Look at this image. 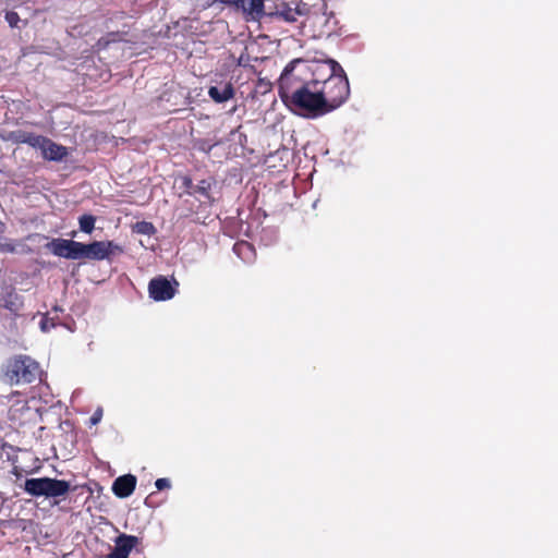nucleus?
Returning <instances> with one entry per match:
<instances>
[{"instance_id":"obj_1","label":"nucleus","mask_w":558,"mask_h":558,"mask_svg":"<svg viewBox=\"0 0 558 558\" xmlns=\"http://www.w3.org/2000/svg\"><path fill=\"white\" fill-rule=\"evenodd\" d=\"M313 80L327 112L339 108L349 97V81L342 66L335 60L317 62L312 69Z\"/></svg>"},{"instance_id":"obj_2","label":"nucleus","mask_w":558,"mask_h":558,"mask_svg":"<svg viewBox=\"0 0 558 558\" xmlns=\"http://www.w3.org/2000/svg\"><path fill=\"white\" fill-rule=\"evenodd\" d=\"M288 108L299 116L311 119L328 113L320 98L317 82L314 80L306 81V85L295 94Z\"/></svg>"},{"instance_id":"obj_3","label":"nucleus","mask_w":558,"mask_h":558,"mask_svg":"<svg viewBox=\"0 0 558 558\" xmlns=\"http://www.w3.org/2000/svg\"><path fill=\"white\" fill-rule=\"evenodd\" d=\"M40 374L39 364L27 355H16L2 366V381L9 385L29 384Z\"/></svg>"},{"instance_id":"obj_4","label":"nucleus","mask_w":558,"mask_h":558,"mask_svg":"<svg viewBox=\"0 0 558 558\" xmlns=\"http://www.w3.org/2000/svg\"><path fill=\"white\" fill-rule=\"evenodd\" d=\"M23 487L33 497L57 498L68 494L70 483L63 480L38 477L27 478Z\"/></svg>"},{"instance_id":"obj_5","label":"nucleus","mask_w":558,"mask_h":558,"mask_svg":"<svg viewBox=\"0 0 558 558\" xmlns=\"http://www.w3.org/2000/svg\"><path fill=\"white\" fill-rule=\"evenodd\" d=\"M298 62L299 61L290 62L284 68L278 81L279 96L287 107H289V105L292 102L295 94H299V92L302 89V86L306 85V82L293 72L294 64Z\"/></svg>"},{"instance_id":"obj_6","label":"nucleus","mask_w":558,"mask_h":558,"mask_svg":"<svg viewBox=\"0 0 558 558\" xmlns=\"http://www.w3.org/2000/svg\"><path fill=\"white\" fill-rule=\"evenodd\" d=\"M215 2L232 7L241 12L246 21L258 22L265 15V0H207L206 5L209 7Z\"/></svg>"},{"instance_id":"obj_7","label":"nucleus","mask_w":558,"mask_h":558,"mask_svg":"<svg viewBox=\"0 0 558 558\" xmlns=\"http://www.w3.org/2000/svg\"><path fill=\"white\" fill-rule=\"evenodd\" d=\"M80 259L104 260L111 255L122 253V247L112 241H95L88 244L80 242Z\"/></svg>"},{"instance_id":"obj_8","label":"nucleus","mask_w":558,"mask_h":558,"mask_svg":"<svg viewBox=\"0 0 558 558\" xmlns=\"http://www.w3.org/2000/svg\"><path fill=\"white\" fill-rule=\"evenodd\" d=\"M28 143L34 147H38L43 156L48 160L61 161L68 155L66 147L44 136H33L28 140Z\"/></svg>"},{"instance_id":"obj_9","label":"nucleus","mask_w":558,"mask_h":558,"mask_svg":"<svg viewBox=\"0 0 558 558\" xmlns=\"http://www.w3.org/2000/svg\"><path fill=\"white\" fill-rule=\"evenodd\" d=\"M46 248L58 257L80 259V242L65 239H53L46 244Z\"/></svg>"},{"instance_id":"obj_10","label":"nucleus","mask_w":558,"mask_h":558,"mask_svg":"<svg viewBox=\"0 0 558 558\" xmlns=\"http://www.w3.org/2000/svg\"><path fill=\"white\" fill-rule=\"evenodd\" d=\"M149 296L155 301H167L174 296L175 288L165 277H157L148 284Z\"/></svg>"},{"instance_id":"obj_11","label":"nucleus","mask_w":558,"mask_h":558,"mask_svg":"<svg viewBox=\"0 0 558 558\" xmlns=\"http://www.w3.org/2000/svg\"><path fill=\"white\" fill-rule=\"evenodd\" d=\"M138 544V537L121 534L116 538V546L107 558H128L131 550Z\"/></svg>"},{"instance_id":"obj_12","label":"nucleus","mask_w":558,"mask_h":558,"mask_svg":"<svg viewBox=\"0 0 558 558\" xmlns=\"http://www.w3.org/2000/svg\"><path fill=\"white\" fill-rule=\"evenodd\" d=\"M136 487V477L132 474H126L116 478L112 485V492L119 498H126L133 494Z\"/></svg>"},{"instance_id":"obj_13","label":"nucleus","mask_w":558,"mask_h":558,"mask_svg":"<svg viewBox=\"0 0 558 558\" xmlns=\"http://www.w3.org/2000/svg\"><path fill=\"white\" fill-rule=\"evenodd\" d=\"M208 95L214 101L221 104L231 99L234 95V90L232 85L230 83H227L222 86L209 87Z\"/></svg>"},{"instance_id":"obj_14","label":"nucleus","mask_w":558,"mask_h":558,"mask_svg":"<svg viewBox=\"0 0 558 558\" xmlns=\"http://www.w3.org/2000/svg\"><path fill=\"white\" fill-rule=\"evenodd\" d=\"M234 253L245 263H252L255 258V251L251 243L241 241L234 244Z\"/></svg>"},{"instance_id":"obj_15","label":"nucleus","mask_w":558,"mask_h":558,"mask_svg":"<svg viewBox=\"0 0 558 558\" xmlns=\"http://www.w3.org/2000/svg\"><path fill=\"white\" fill-rule=\"evenodd\" d=\"M185 185L191 189L190 194H199L203 197L209 199L210 183L206 180H202L198 184L193 185L190 179H185Z\"/></svg>"},{"instance_id":"obj_16","label":"nucleus","mask_w":558,"mask_h":558,"mask_svg":"<svg viewBox=\"0 0 558 558\" xmlns=\"http://www.w3.org/2000/svg\"><path fill=\"white\" fill-rule=\"evenodd\" d=\"M96 218L93 215H83L78 218L80 230L90 234L95 229Z\"/></svg>"},{"instance_id":"obj_17","label":"nucleus","mask_w":558,"mask_h":558,"mask_svg":"<svg viewBox=\"0 0 558 558\" xmlns=\"http://www.w3.org/2000/svg\"><path fill=\"white\" fill-rule=\"evenodd\" d=\"M134 230L140 234L150 235L155 232V227L150 222L141 221L134 226Z\"/></svg>"},{"instance_id":"obj_18","label":"nucleus","mask_w":558,"mask_h":558,"mask_svg":"<svg viewBox=\"0 0 558 558\" xmlns=\"http://www.w3.org/2000/svg\"><path fill=\"white\" fill-rule=\"evenodd\" d=\"M20 300H19V296L16 294H9L8 298L5 299L4 301V304L3 306L8 310H10L11 312H16L19 311L20 308Z\"/></svg>"},{"instance_id":"obj_19","label":"nucleus","mask_w":558,"mask_h":558,"mask_svg":"<svg viewBox=\"0 0 558 558\" xmlns=\"http://www.w3.org/2000/svg\"><path fill=\"white\" fill-rule=\"evenodd\" d=\"M56 326V322H54V318H50L48 317L47 315L43 316L41 320H40V329L44 331V332H47L49 331L51 328H53Z\"/></svg>"},{"instance_id":"obj_20","label":"nucleus","mask_w":558,"mask_h":558,"mask_svg":"<svg viewBox=\"0 0 558 558\" xmlns=\"http://www.w3.org/2000/svg\"><path fill=\"white\" fill-rule=\"evenodd\" d=\"M5 21L9 23L11 27H19L20 16L16 12H7Z\"/></svg>"},{"instance_id":"obj_21","label":"nucleus","mask_w":558,"mask_h":558,"mask_svg":"<svg viewBox=\"0 0 558 558\" xmlns=\"http://www.w3.org/2000/svg\"><path fill=\"white\" fill-rule=\"evenodd\" d=\"M276 15L279 17H282L287 22L296 21V12L292 11L291 9L282 11V12H277Z\"/></svg>"},{"instance_id":"obj_22","label":"nucleus","mask_w":558,"mask_h":558,"mask_svg":"<svg viewBox=\"0 0 558 558\" xmlns=\"http://www.w3.org/2000/svg\"><path fill=\"white\" fill-rule=\"evenodd\" d=\"M155 486L158 490H162L165 488H170L171 486V483L168 478L166 477H162V478H158L156 482H155Z\"/></svg>"},{"instance_id":"obj_23","label":"nucleus","mask_w":558,"mask_h":558,"mask_svg":"<svg viewBox=\"0 0 558 558\" xmlns=\"http://www.w3.org/2000/svg\"><path fill=\"white\" fill-rule=\"evenodd\" d=\"M101 417H102V410L97 409L90 417V424L92 425L98 424L100 422Z\"/></svg>"},{"instance_id":"obj_24","label":"nucleus","mask_w":558,"mask_h":558,"mask_svg":"<svg viewBox=\"0 0 558 558\" xmlns=\"http://www.w3.org/2000/svg\"><path fill=\"white\" fill-rule=\"evenodd\" d=\"M5 225L0 220V233L4 232Z\"/></svg>"}]
</instances>
